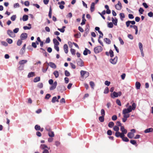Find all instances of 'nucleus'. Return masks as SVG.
Here are the masks:
<instances>
[{
  "mask_svg": "<svg viewBox=\"0 0 153 153\" xmlns=\"http://www.w3.org/2000/svg\"><path fill=\"white\" fill-rule=\"evenodd\" d=\"M136 107V105L135 103H133L132 104V106L130 105L127 108H125L123 110V114L125 115L131 112L132 110H134Z\"/></svg>",
  "mask_w": 153,
  "mask_h": 153,
  "instance_id": "f257e3e1",
  "label": "nucleus"
},
{
  "mask_svg": "<svg viewBox=\"0 0 153 153\" xmlns=\"http://www.w3.org/2000/svg\"><path fill=\"white\" fill-rule=\"evenodd\" d=\"M80 75L82 77L87 78L89 76V73L88 72L82 70L80 71Z\"/></svg>",
  "mask_w": 153,
  "mask_h": 153,
  "instance_id": "f03ea898",
  "label": "nucleus"
},
{
  "mask_svg": "<svg viewBox=\"0 0 153 153\" xmlns=\"http://www.w3.org/2000/svg\"><path fill=\"white\" fill-rule=\"evenodd\" d=\"M102 50V48L100 46H97L94 49V52L96 53H98L101 52Z\"/></svg>",
  "mask_w": 153,
  "mask_h": 153,
  "instance_id": "7ed1b4c3",
  "label": "nucleus"
},
{
  "mask_svg": "<svg viewBox=\"0 0 153 153\" xmlns=\"http://www.w3.org/2000/svg\"><path fill=\"white\" fill-rule=\"evenodd\" d=\"M76 62L78 65L82 67L84 66V62L81 59H78L76 60Z\"/></svg>",
  "mask_w": 153,
  "mask_h": 153,
  "instance_id": "20e7f679",
  "label": "nucleus"
},
{
  "mask_svg": "<svg viewBox=\"0 0 153 153\" xmlns=\"http://www.w3.org/2000/svg\"><path fill=\"white\" fill-rule=\"evenodd\" d=\"M57 89L58 91L61 92H62L63 91L65 90L66 89L64 85H61L58 86L57 87Z\"/></svg>",
  "mask_w": 153,
  "mask_h": 153,
  "instance_id": "39448f33",
  "label": "nucleus"
},
{
  "mask_svg": "<svg viewBox=\"0 0 153 153\" xmlns=\"http://www.w3.org/2000/svg\"><path fill=\"white\" fill-rule=\"evenodd\" d=\"M7 33L10 37L13 38L15 37V34L13 31L10 30H8L7 31Z\"/></svg>",
  "mask_w": 153,
  "mask_h": 153,
  "instance_id": "423d86ee",
  "label": "nucleus"
},
{
  "mask_svg": "<svg viewBox=\"0 0 153 153\" xmlns=\"http://www.w3.org/2000/svg\"><path fill=\"white\" fill-rule=\"evenodd\" d=\"M57 85V82L55 81L53 83L52 85L50 87L49 89L50 91H52L55 89Z\"/></svg>",
  "mask_w": 153,
  "mask_h": 153,
  "instance_id": "0eeeda50",
  "label": "nucleus"
},
{
  "mask_svg": "<svg viewBox=\"0 0 153 153\" xmlns=\"http://www.w3.org/2000/svg\"><path fill=\"white\" fill-rule=\"evenodd\" d=\"M115 8L117 10H120L122 8V5L120 1H118V3L115 6Z\"/></svg>",
  "mask_w": 153,
  "mask_h": 153,
  "instance_id": "6e6552de",
  "label": "nucleus"
},
{
  "mask_svg": "<svg viewBox=\"0 0 153 153\" xmlns=\"http://www.w3.org/2000/svg\"><path fill=\"white\" fill-rule=\"evenodd\" d=\"M27 34L25 33H23L20 35V39L24 40L27 39Z\"/></svg>",
  "mask_w": 153,
  "mask_h": 153,
  "instance_id": "1a4fd4ad",
  "label": "nucleus"
},
{
  "mask_svg": "<svg viewBox=\"0 0 153 153\" xmlns=\"http://www.w3.org/2000/svg\"><path fill=\"white\" fill-rule=\"evenodd\" d=\"M117 57L116 56L113 59H110L109 61L111 63L113 64H115L117 61Z\"/></svg>",
  "mask_w": 153,
  "mask_h": 153,
  "instance_id": "9d476101",
  "label": "nucleus"
},
{
  "mask_svg": "<svg viewBox=\"0 0 153 153\" xmlns=\"http://www.w3.org/2000/svg\"><path fill=\"white\" fill-rule=\"evenodd\" d=\"M95 30L98 31V33L102 35V36L101 35L99 36V39H100L101 38H102L103 36V34L102 33L100 30V28L99 27H95Z\"/></svg>",
  "mask_w": 153,
  "mask_h": 153,
  "instance_id": "9b49d317",
  "label": "nucleus"
},
{
  "mask_svg": "<svg viewBox=\"0 0 153 153\" xmlns=\"http://www.w3.org/2000/svg\"><path fill=\"white\" fill-rule=\"evenodd\" d=\"M120 130L122 132L121 133L123 135L126 134L127 133V130L124 128L123 126H121L120 128Z\"/></svg>",
  "mask_w": 153,
  "mask_h": 153,
  "instance_id": "f8f14e48",
  "label": "nucleus"
},
{
  "mask_svg": "<svg viewBox=\"0 0 153 153\" xmlns=\"http://www.w3.org/2000/svg\"><path fill=\"white\" fill-rule=\"evenodd\" d=\"M26 45L25 44L23 46L22 48H21L20 50V53L21 54H23L25 52V47Z\"/></svg>",
  "mask_w": 153,
  "mask_h": 153,
  "instance_id": "ddd939ff",
  "label": "nucleus"
},
{
  "mask_svg": "<svg viewBox=\"0 0 153 153\" xmlns=\"http://www.w3.org/2000/svg\"><path fill=\"white\" fill-rule=\"evenodd\" d=\"M111 97L113 98H114L115 97H118L117 92L115 91H114L112 94H111Z\"/></svg>",
  "mask_w": 153,
  "mask_h": 153,
  "instance_id": "4468645a",
  "label": "nucleus"
},
{
  "mask_svg": "<svg viewBox=\"0 0 153 153\" xmlns=\"http://www.w3.org/2000/svg\"><path fill=\"white\" fill-rule=\"evenodd\" d=\"M63 48L65 53L67 54L68 52V46L67 44H65L64 45Z\"/></svg>",
  "mask_w": 153,
  "mask_h": 153,
  "instance_id": "2eb2a0df",
  "label": "nucleus"
},
{
  "mask_svg": "<svg viewBox=\"0 0 153 153\" xmlns=\"http://www.w3.org/2000/svg\"><path fill=\"white\" fill-rule=\"evenodd\" d=\"M112 21L113 24H114L116 26H117V25L118 20L117 18L115 17V19H114V18L113 17H112Z\"/></svg>",
  "mask_w": 153,
  "mask_h": 153,
  "instance_id": "dca6fc26",
  "label": "nucleus"
},
{
  "mask_svg": "<svg viewBox=\"0 0 153 153\" xmlns=\"http://www.w3.org/2000/svg\"><path fill=\"white\" fill-rule=\"evenodd\" d=\"M116 137H120L121 138L122 137L123 134L121 133H120L119 131H117L115 134Z\"/></svg>",
  "mask_w": 153,
  "mask_h": 153,
  "instance_id": "f3484780",
  "label": "nucleus"
},
{
  "mask_svg": "<svg viewBox=\"0 0 153 153\" xmlns=\"http://www.w3.org/2000/svg\"><path fill=\"white\" fill-rule=\"evenodd\" d=\"M95 3L94 2H92L91 4L90 7L91 12H92L94 11V10Z\"/></svg>",
  "mask_w": 153,
  "mask_h": 153,
  "instance_id": "a211bd4d",
  "label": "nucleus"
},
{
  "mask_svg": "<svg viewBox=\"0 0 153 153\" xmlns=\"http://www.w3.org/2000/svg\"><path fill=\"white\" fill-rule=\"evenodd\" d=\"M40 148L42 149H50V148L48 147L45 144H41L40 145Z\"/></svg>",
  "mask_w": 153,
  "mask_h": 153,
  "instance_id": "6ab92c4d",
  "label": "nucleus"
},
{
  "mask_svg": "<svg viewBox=\"0 0 153 153\" xmlns=\"http://www.w3.org/2000/svg\"><path fill=\"white\" fill-rule=\"evenodd\" d=\"M153 131V128H149L146 129L144 131V133H146L149 132H152Z\"/></svg>",
  "mask_w": 153,
  "mask_h": 153,
  "instance_id": "aec40b11",
  "label": "nucleus"
},
{
  "mask_svg": "<svg viewBox=\"0 0 153 153\" xmlns=\"http://www.w3.org/2000/svg\"><path fill=\"white\" fill-rule=\"evenodd\" d=\"M48 135L50 137H53L54 136V132L51 130L48 131Z\"/></svg>",
  "mask_w": 153,
  "mask_h": 153,
  "instance_id": "412c9836",
  "label": "nucleus"
},
{
  "mask_svg": "<svg viewBox=\"0 0 153 153\" xmlns=\"http://www.w3.org/2000/svg\"><path fill=\"white\" fill-rule=\"evenodd\" d=\"M141 86L140 83L138 82H136L135 83V86L137 89H140Z\"/></svg>",
  "mask_w": 153,
  "mask_h": 153,
  "instance_id": "4be33fe9",
  "label": "nucleus"
},
{
  "mask_svg": "<svg viewBox=\"0 0 153 153\" xmlns=\"http://www.w3.org/2000/svg\"><path fill=\"white\" fill-rule=\"evenodd\" d=\"M49 65L51 68H56V66L55 64L52 62H50L49 63Z\"/></svg>",
  "mask_w": 153,
  "mask_h": 153,
  "instance_id": "5701e85b",
  "label": "nucleus"
},
{
  "mask_svg": "<svg viewBox=\"0 0 153 153\" xmlns=\"http://www.w3.org/2000/svg\"><path fill=\"white\" fill-rule=\"evenodd\" d=\"M53 42L54 45H59V42H58L57 40L55 38L53 39Z\"/></svg>",
  "mask_w": 153,
  "mask_h": 153,
  "instance_id": "b1692460",
  "label": "nucleus"
},
{
  "mask_svg": "<svg viewBox=\"0 0 153 153\" xmlns=\"http://www.w3.org/2000/svg\"><path fill=\"white\" fill-rule=\"evenodd\" d=\"M27 62V60H22L19 62V64L21 65H22L26 63Z\"/></svg>",
  "mask_w": 153,
  "mask_h": 153,
  "instance_id": "393cba45",
  "label": "nucleus"
},
{
  "mask_svg": "<svg viewBox=\"0 0 153 153\" xmlns=\"http://www.w3.org/2000/svg\"><path fill=\"white\" fill-rule=\"evenodd\" d=\"M104 41L106 43L108 44H110L111 43V41L109 39L107 38H105L104 39Z\"/></svg>",
  "mask_w": 153,
  "mask_h": 153,
  "instance_id": "a878e982",
  "label": "nucleus"
},
{
  "mask_svg": "<svg viewBox=\"0 0 153 153\" xmlns=\"http://www.w3.org/2000/svg\"><path fill=\"white\" fill-rule=\"evenodd\" d=\"M127 136L129 138L131 139L133 138L134 134L131 132H129L128 133Z\"/></svg>",
  "mask_w": 153,
  "mask_h": 153,
  "instance_id": "bb28decb",
  "label": "nucleus"
},
{
  "mask_svg": "<svg viewBox=\"0 0 153 153\" xmlns=\"http://www.w3.org/2000/svg\"><path fill=\"white\" fill-rule=\"evenodd\" d=\"M51 102L53 103H55L56 102H59V100L58 99H57V97L56 96H55L52 98Z\"/></svg>",
  "mask_w": 153,
  "mask_h": 153,
  "instance_id": "cd10ccee",
  "label": "nucleus"
},
{
  "mask_svg": "<svg viewBox=\"0 0 153 153\" xmlns=\"http://www.w3.org/2000/svg\"><path fill=\"white\" fill-rule=\"evenodd\" d=\"M28 19V16L26 15H24L22 17V20L23 21H26Z\"/></svg>",
  "mask_w": 153,
  "mask_h": 153,
  "instance_id": "c85d7f7f",
  "label": "nucleus"
},
{
  "mask_svg": "<svg viewBox=\"0 0 153 153\" xmlns=\"http://www.w3.org/2000/svg\"><path fill=\"white\" fill-rule=\"evenodd\" d=\"M125 135H123L122 137L121 138L122 140L125 142H127L129 141V139L126 137H125Z\"/></svg>",
  "mask_w": 153,
  "mask_h": 153,
  "instance_id": "c756f323",
  "label": "nucleus"
},
{
  "mask_svg": "<svg viewBox=\"0 0 153 153\" xmlns=\"http://www.w3.org/2000/svg\"><path fill=\"white\" fill-rule=\"evenodd\" d=\"M34 72H29L28 75L27 77L29 78L32 77L33 76H34Z\"/></svg>",
  "mask_w": 153,
  "mask_h": 153,
  "instance_id": "7c9ffc66",
  "label": "nucleus"
},
{
  "mask_svg": "<svg viewBox=\"0 0 153 153\" xmlns=\"http://www.w3.org/2000/svg\"><path fill=\"white\" fill-rule=\"evenodd\" d=\"M119 15L120 19L122 21H123V19L125 17L124 14L123 13H120Z\"/></svg>",
  "mask_w": 153,
  "mask_h": 153,
  "instance_id": "2f4dec72",
  "label": "nucleus"
},
{
  "mask_svg": "<svg viewBox=\"0 0 153 153\" xmlns=\"http://www.w3.org/2000/svg\"><path fill=\"white\" fill-rule=\"evenodd\" d=\"M53 74L55 76L56 78H57L59 76V72L58 71H55L53 73Z\"/></svg>",
  "mask_w": 153,
  "mask_h": 153,
  "instance_id": "473e14b6",
  "label": "nucleus"
},
{
  "mask_svg": "<svg viewBox=\"0 0 153 153\" xmlns=\"http://www.w3.org/2000/svg\"><path fill=\"white\" fill-rule=\"evenodd\" d=\"M129 117V115H124L123 117L122 118L123 121L125 122L127 120V118Z\"/></svg>",
  "mask_w": 153,
  "mask_h": 153,
  "instance_id": "72a5a7b5",
  "label": "nucleus"
},
{
  "mask_svg": "<svg viewBox=\"0 0 153 153\" xmlns=\"http://www.w3.org/2000/svg\"><path fill=\"white\" fill-rule=\"evenodd\" d=\"M48 16L50 18H51L52 17V9L51 7H50L49 11L48 13Z\"/></svg>",
  "mask_w": 153,
  "mask_h": 153,
  "instance_id": "f704fd0d",
  "label": "nucleus"
},
{
  "mask_svg": "<svg viewBox=\"0 0 153 153\" xmlns=\"http://www.w3.org/2000/svg\"><path fill=\"white\" fill-rule=\"evenodd\" d=\"M40 81V77H36L33 79V82H36Z\"/></svg>",
  "mask_w": 153,
  "mask_h": 153,
  "instance_id": "c9c22d12",
  "label": "nucleus"
},
{
  "mask_svg": "<svg viewBox=\"0 0 153 153\" xmlns=\"http://www.w3.org/2000/svg\"><path fill=\"white\" fill-rule=\"evenodd\" d=\"M104 115H102L99 118V121L101 122H103L104 121Z\"/></svg>",
  "mask_w": 153,
  "mask_h": 153,
  "instance_id": "e433bc0d",
  "label": "nucleus"
},
{
  "mask_svg": "<svg viewBox=\"0 0 153 153\" xmlns=\"http://www.w3.org/2000/svg\"><path fill=\"white\" fill-rule=\"evenodd\" d=\"M89 26H86L85 30V33H86V35H87L88 34L89 31Z\"/></svg>",
  "mask_w": 153,
  "mask_h": 153,
  "instance_id": "4c0bfd02",
  "label": "nucleus"
},
{
  "mask_svg": "<svg viewBox=\"0 0 153 153\" xmlns=\"http://www.w3.org/2000/svg\"><path fill=\"white\" fill-rule=\"evenodd\" d=\"M107 26L108 27L110 28H112L114 26L112 22L108 23Z\"/></svg>",
  "mask_w": 153,
  "mask_h": 153,
  "instance_id": "58836bf2",
  "label": "nucleus"
},
{
  "mask_svg": "<svg viewBox=\"0 0 153 153\" xmlns=\"http://www.w3.org/2000/svg\"><path fill=\"white\" fill-rule=\"evenodd\" d=\"M22 40L20 39H19L17 43V45L19 46L21 45L22 44Z\"/></svg>",
  "mask_w": 153,
  "mask_h": 153,
  "instance_id": "ea45409f",
  "label": "nucleus"
},
{
  "mask_svg": "<svg viewBox=\"0 0 153 153\" xmlns=\"http://www.w3.org/2000/svg\"><path fill=\"white\" fill-rule=\"evenodd\" d=\"M109 53L110 54V56L112 58L114 56V53L113 51L111 49H110L109 50Z\"/></svg>",
  "mask_w": 153,
  "mask_h": 153,
  "instance_id": "a19ab883",
  "label": "nucleus"
},
{
  "mask_svg": "<svg viewBox=\"0 0 153 153\" xmlns=\"http://www.w3.org/2000/svg\"><path fill=\"white\" fill-rule=\"evenodd\" d=\"M139 46L140 51H142V50H143V45L141 42L139 43Z\"/></svg>",
  "mask_w": 153,
  "mask_h": 153,
  "instance_id": "79ce46f5",
  "label": "nucleus"
},
{
  "mask_svg": "<svg viewBox=\"0 0 153 153\" xmlns=\"http://www.w3.org/2000/svg\"><path fill=\"white\" fill-rule=\"evenodd\" d=\"M114 123L112 122H110L108 124V126L110 128L114 126Z\"/></svg>",
  "mask_w": 153,
  "mask_h": 153,
  "instance_id": "37998d69",
  "label": "nucleus"
},
{
  "mask_svg": "<svg viewBox=\"0 0 153 153\" xmlns=\"http://www.w3.org/2000/svg\"><path fill=\"white\" fill-rule=\"evenodd\" d=\"M65 75L66 76H70V73L67 70H65Z\"/></svg>",
  "mask_w": 153,
  "mask_h": 153,
  "instance_id": "c03bdc74",
  "label": "nucleus"
},
{
  "mask_svg": "<svg viewBox=\"0 0 153 153\" xmlns=\"http://www.w3.org/2000/svg\"><path fill=\"white\" fill-rule=\"evenodd\" d=\"M1 44L4 46H7L8 45L7 43L5 41H2L1 42Z\"/></svg>",
  "mask_w": 153,
  "mask_h": 153,
  "instance_id": "a18cd8bd",
  "label": "nucleus"
},
{
  "mask_svg": "<svg viewBox=\"0 0 153 153\" xmlns=\"http://www.w3.org/2000/svg\"><path fill=\"white\" fill-rule=\"evenodd\" d=\"M35 128L36 131H39L40 129V127L39 126L36 125L35 126Z\"/></svg>",
  "mask_w": 153,
  "mask_h": 153,
  "instance_id": "49530a36",
  "label": "nucleus"
},
{
  "mask_svg": "<svg viewBox=\"0 0 153 153\" xmlns=\"http://www.w3.org/2000/svg\"><path fill=\"white\" fill-rule=\"evenodd\" d=\"M113 129L115 131H118L119 130V128L118 126H115L114 127Z\"/></svg>",
  "mask_w": 153,
  "mask_h": 153,
  "instance_id": "de8ad7c7",
  "label": "nucleus"
},
{
  "mask_svg": "<svg viewBox=\"0 0 153 153\" xmlns=\"http://www.w3.org/2000/svg\"><path fill=\"white\" fill-rule=\"evenodd\" d=\"M6 41L9 44H12L13 42V40L12 39L9 38L7 39H6Z\"/></svg>",
  "mask_w": 153,
  "mask_h": 153,
  "instance_id": "09e8293b",
  "label": "nucleus"
},
{
  "mask_svg": "<svg viewBox=\"0 0 153 153\" xmlns=\"http://www.w3.org/2000/svg\"><path fill=\"white\" fill-rule=\"evenodd\" d=\"M16 18V15H13L10 18L11 20L12 21H14Z\"/></svg>",
  "mask_w": 153,
  "mask_h": 153,
  "instance_id": "8fccbe9b",
  "label": "nucleus"
},
{
  "mask_svg": "<svg viewBox=\"0 0 153 153\" xmlns=\"http://www.w3.org/2000/svg\"><path fill=\"white\" fill-rule=\"evenodd\" d=\"M109 92V89L108 87H106L105 88L104 91V93L105 94H106L108 93Z\"/></svg>",
  "mask_w": 153,
  "mask_h": 153,
  "instance_id": "3c124183",
  "label": "nucleus"
},
{
  "mask_svg": "<svg viewBox=\"0 0 153 153\" xmlns=\"http://www.w3.org/2000/svg\"><path fill=\"white\" fill-rule=\"evenodd\" d=\"M118 39L120 42V44L122 45H123L124 44V42L121 38L120 37H118Z\"/></svg>",
  "mask_w": 153,
  "mask_h": 153,
  "instance_id": "603ef678",
  "label": "nucleus"
},
{
  "mask_svg": "<svg viewBox=\"0 0 153 153\" xmlns=\"http://www.w3.org/2000/svg\"><path fill=\"white\" fill-rule=\"evenodd\" d=\"M74 36L76 38H79L81 36V33L80 32H79L78 33L74 34Z\"/></svg>",
  "mask_w": 153,
  "mask_h": 153,
  "instance_id": "864d4df0",
  "label": "nucleus"
},
{
  "mask_svg": "<svg viewBox=\"0 0 153 153\" xmlns=\"http://www.w3.org/2000/svg\"><path fill=\"white\" fill-rule=\"evenodd\" d=\"M70 51L71 54L72 55H74L75 54L76 51L75 49L73 48H71V49Z\"/></svg>",
  "mask_w": 153,
  "mask_h": 153,
  "instance_id": "5fc2aeb1",
  "label": "nucleus"
},
{
  "mask_svg": "<svg viewBox=\"0 0 153 153\" xmlns=\"http://www.w3.org/2000/svg\"><path fill=\"white\" fill-rule=\"evenodd\" d=\"M51 97V94H48L46 95L45 97V99H46L48 100L49 99V98Z\"/></svg>",
  "mask_w": 153,
  "mask_h": 153,
  "instance_id": "6e6d98bb",
  "label": "nucleus"
},
{
  "mask_svg": "<svg viewBox=\"0 0 153 153\" xmlns=\"http://www.w3.org/2000/svg\"><path fill=\"white\" fill-rule=\"evenodd\" d=\"M19 7V4L18 3H16L13 4V7L14 8H16Z\"/></svg>",
  "mask_w": 153,
  "mask_h": 153,
  "instance_id": "4d7b16f0",
  "label": "nucleus"
},
{
  "mask_svg": "<svg viewBox=\"0 0 153 153\" xmlns=\"http://www.w3.org/2000/svg\"><path fill=\"white\" fill-rule=\"evenodd\" d=\"M45 129L46 130L48 131L51 130V128H50V127L48 126H47L45 127Z\"/></svg>",
  "mask_w": 153,
  "mask_h": 153,
  "instance_id": "13d9d810",
  "label": "nucleus"
},
{
  "mask_svg": "<svg viewBox=\"0 0 153 153\" xmlns=\"http://www.w3.org/2000/svg\"><path fill=\"white\" fill-rule=\"evenodd\" d=\"M130 142L133 145H135L137 144L136 141L135 140H130Z\"/></svg>",
  "mask_w": 153,
  "mask_h": 153,
  "instance_id": "bf43d9fd",
  "label": "nucleus"
},
{
  "mask_svg": "<svg viewBox=\"0 0 153 153\" xmlns=\"http://www.w3.org/2000/svg\"><path fill=\"white\" fill-rule=\"evenodd\" d=\"M40 49L42 51V53L43 54H46V56H47V53L46 52L45 50L42 48H40Z\"/></svg>",
  "mask_w": 153,
  "mask_h": 153,
  "instance_id": "052dcab7",
  "label": "nucleus"
},
{
  "mask_svg": "<svg viewBox=\"0 0 153 153\" xmlns=\"http://www.w3.org/2000/svg\"><path fill=\"white\" fill-rule=\"evenodd\" d=\"M19 30V29L18 28H15L13 30V32L14 33H17Z\"/></svg>",
  "mask_w": 153,
  "mask_h": 153,
  "instance_id": "680f3d73",
  "label": "nucleus"
},
{
  "mask_svg": "<svg viewBox=\"0 0 153 153\" xmlns=\"http://www.w3.org/2000/svg\"><path fill=\"white\" fill-rule=\"evenodd\" d=\"M116 102L117 104L119 106H121V104L120 100L117 99L116 100Z\"/></svg>",
  "mask_w": 153,
  "mask_h": 153,
  "instance_id": "e2e57ef3",
  "label": "nucleus"
},
{
  "mask_svg": "<svg viewBox=\"0 0 153 153\" xmlns=\"http://www.w3.org/2000/svg\"><path fill=\"white\" fill-rule=\"evenodd\" d=\"M144 10L141 7H140L139 10V12L140 14H142L143 13L144 11Z\"/></svg>",
  "mask_w": 153,
  "mask_h": 153,
  "instance_id": "0e129e2a",
  "label": "nucleus"
},
{
  "mask_svg": "<svg viewBox=\"0 0 153 153\" xmlns=\"http://www.w3.org/2000/svg\"><path fill=\"white\" fill-rule=\"evenodd\" d=\"M43 86V84L42 83H39L38 85V87L40 88H42Z\"/></svg>",
  "mask_w": 153,
  "mask_h": 153,
  "instance_id": "69168bd1",
  "label": "nucleus"
},
{
  "mask_svg": "<svg viewBox=\"0 0 153 153\" xmlns=\"http://www.w3.org/2000/svg\"><path fill=\"white\" fill-rule=\"evenodd\" d=\"M90 85L92 88H94V82H93V81L90 82Z\"/></svg>",
  "mask_w": 153,
  "mask_h": 153,
  "instance_id": "338daca9",
  "label": "nucleus"
},
{
  "mask_svg": "<svg viewBox=\"0 0 153 153\" xmlns=\"http://www.w3.org/2000/svg\"><path fill=\"white\" fill-rule=\"evenodd\" d=\"M31 28V27H29L27 26H24L23 27V28L25 30H30Z\"/></svg>",
  "mask_w": 153,
  "mask_h": 153,
  "instance_id": "774afa93",
  "label": "nucleus"
}]
</instances>
